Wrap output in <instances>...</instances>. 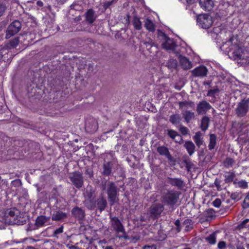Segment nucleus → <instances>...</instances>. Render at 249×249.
I'll return each instance as SVG.
<instances>
[{"instance_id":"nucleus-1","label":"nucleus","mask_w":249,"mask_h":249,"mask_svg":"<svg viewBox=\"0 0 249 249\" xmlns=\"http://www.w3.org/2000/svg\"><path fill=\"white\" fill-rule=\"evenodd\" d=\"M231 44V48H230L229 51H232V54L234 59H240L243 63L245 64L249 63V51L246 49L239 48L237 45V40L234 36L230 38L228 42Z\"/></svg>"},{"instance_id":"nucleus-2","label":"nucleus","mask_w":249,"mask_h":249,"mask_svg":"<svg viewBox=\"0 0 249 249\" xmlns=\"http://www.w3.org/2000/svg\"><path fill=\"white\" fill-rule=\"evenodd\" d=\"M118 166L117 160L114 157V154L112 152L105 154L103 164V175L106 176H110L113 170L117 168Z\"/></svg>"},{"instance_id":"nucleus-3","label":"nucleus","mask_w":249,"mask_h":249,"mask_svg":"<svg viewBox=\"0 0 249 249\" xmlns=\"http://www.w3.org/2000/svg\"><path fill=\"white\" fill-rule=\"evenodd\" d=\"M179 109L181 111V115L184 121L188 124L195 120V113L189 110V108H194L195 103L191 101H181L178 103Z\"/></svg>"},{"instance_id":"nucleus-4","label":"nucleus","mask_w":249,"mask_h":249,"mask_svg":"<svg viewBox=\"0 0 249 249\" xmlns=\"http://www.w3.org/2000/svg\"><path fill=\"white\" fill-rule=\"evenodd\" d=\"M84 196L85 206L89 210L94 209L96 207L95 190L91 185L87 186Z\"/></svg>"},{"instance_id":"nucleus-5","label":"nucleus","mask_w":249,"mask_h":249,"mask_svg":"<svg viewBox=\"0 0 249 249\" xmlns=\"http://www.w3.org/2000/svg\"><path fill=\"white\" fill-rule=\"evenodd\" d=\"M119 191V189L114 182L110 181L108 183L107 193V198L111 206H113L118 201Z\"/></svg>"},{"instance_id":"nucleus-6","label":"nucleus","mask_w":249,"mask_h":249,"mask_svg":"<svg viewBox=\"0 0 249 249\" xmlns=\"http://www.w3.org/2000/svg\"><path fill=\"white\" fill-rule=\"evenodd\" d=\"M180 193L175 190H169L161 197L162 200L165 204L174 206L179 199Z\"/></svg>"},{"instance_id":"nucleus-7","label":"nucleus","mask_w":249,"mask_h":249,"mask_svg":"<svg viewBox=\"0 0 249 249\" xmlns=\"http://www.w3.org/2000/svg\"><path fill=\"white\" fill-rule=\"evenodd\" d=\"M110 223L111 227L117 233H121V234L118 235L119 238H124L125 239L128 238L125 229L118 217L115 216L110 217Z\"/></svg>"},{"instance_id":"nucleus-8","label":"nucleus","mask_w":249,"mask_h":249,"mask_svg":"<svg viewBox=\"0 0 249 249\" xmlns=\"http://www.w3.org/2000/svg\"><path fill=\"white\" fill-rule=\"evenodd\" d=\"M249 111V98L243 99L237 103L235 109L236 116L242 118L246 116Z\"/></svg>"},{"instance_id":"nucleus-9","label":"nucleus","mask_w":249,"mask_h":249,"mask_svg":"<svg viewBox=\"0 0 249 249\" xmlns=\"http://www.w3.org/2000/svg\"><path fill=\"white\" fill-rule=\"evenodd\" d=\"M197 22L201 28L208 29L213 24V21L209 15L205 14L199 15L197 17Z\"/></svg>"},{"instance_id":"nucleus-10","label":"nucleus","mask_w":249,"mask_h":249,"mask_svg":"<svg viewBox=\"0 0 249 249\" xmlns=\"http://www.w3.org/2000/svg\"><path fill=\"white\" fill-rule=\"evenodd\" d=\"M69 178L72 184L77 188H81L84 184V178L82 174L79 172H74L71 173Z\"/></svg>"},{"instance_id":"nucleus-11","label":"nucleus","mask_w":249,"mask_h":249,"mask_svg":"<svg viewBox=\"0 0 249 249\" xmlns=\"http://www.w3.org/2000/svg\"><path fill=\"white\" fill-rule=\"evenodd\" d=\"M21 28V24L18 20H14L8 27L6 38H9L17 34Z\"/></svg>"},{"instance_id":"nucleus-12","label":"nucleus","mask_w":249,"mask_h":249,"mask_svg":"<svg viewBox=\"0 0 249 249\" xmlns=\"http://www.w3.org/2000/svg\"><path fill=\"white\" fill-rule=\"evenodd\" d=\"M19 212L18 209H11L7 210L4 213V222L9 225H13V222L15 221L17 214H19Z\"/></svg>"},{"instance_id":"nucleus-13","label":"nucleus","mask_w":249,"mask_h":249,"mask_svg":"<svg viewBox=\"0 0 249 249\" xmlns=\"http://www.w3.org/2000/svg\"><path fill=\"white\" fill-rule=\"evenodd\" d=\"M157 150L160 155L164 156L166 157L169 163L171 165H175L176 160L171 155L167 147L164 146H160L157 147Z\"/></svg>"},{"instance_id":"nucleus-14","label":"nucleus","mask_w":249,"mask_h":249,"mask_svg":"<svg viewBox=\"0 0 249 249\" xmlns=\"http://www.w3.org/2000/svg\"><path fill=\"white\" fill-rule=\"evenodd\" d=\"M164 209L163 204L159 203H154L150 207L149 212L152 215L157 217L160 215Z\"/></svg>"},{"instance_id":"nucleus-15","label":"nucleus","mask_w":249,"mask_h":249,"mask_svg":"<svg viewBox=\"0 0 249 249\" xmlns=\"http://www.w3.org/2000/svg\"><path fill=\"white\" fill-rule=\"evenodd\" d=\"M212 108V106L207 101H200L197 105L196 111L198 115L205 114Z\"/></svg>"},{"instance_id":"nucleus-16","label":"nucleus","mask_w":249,"mask_h":249,"mask_svg":"<svg viewBox=\"0 0 249 249\" xmlns=\"http://www.w3.org/2000/svg\"><path fill=\"white\" fill-rule=\"evenodd\" d=\"M163 36L165 41L162 44V47L167 51H174L176 47L174 40L168 37L165 34H163Z\"/></svg>"},{"instance_id":"nucleus-17","label":"nucleus","mask_w":249,"mask_h":249,"mask_svg":"<svg viewBox=\"0 0 249 249\" xmlns=\"http://www.w3.org/2000/svg\"><path fill=\"white\" fill-rule=\"evenodd\" d=\"M98 128L97 122L94 118L89 119L87 121L85 124L86 131L88 133H94Z\"/></svg>"},{"instance_id":"nucleus-18","label":"nucleus","mask_w":249,"mask_h":249,"mask_svg":"<svg viewBox=\"0 0 249 249\" xmlns=\"http://www.w3.org/2000/svg\"><path fill=\"white\" fill-rule=\"evenodd\" d=\"M167 179L169 180L168 183L172 186L177 187L178 189H182L185 186L184 182L181 178L167 177Z\"/></svg>"},{"instance_id":"nucleus-19","label":"nucleus","mask_w":249,"mask_h":249,"mask_svg":"<svg viewBox=\"0 0 249 249\" xmlns=\"http://www.w3.org/2000/svg\"><path fill=\"white\" fill-rule=\"evenodd\" d=\"M207 72L208 70L204 66L198 67L192 71V75L195 77H205Z\"/></svg>"},{"instance_id":"nucleus-20","label":"nucleus","mask_w":249,"mask_h":249,"mask_svg":"<svg viewBox=\"0 0 249 249\" xmlns=\"http://www.w3.org/2000/svg\"><path fill=\"white\" fill-rule=\"evenodd\" d=\"M96 18L95 11L92 9H89L85 13V19L89 23L92 24Z\"/></svg>"},{"instance_id":"nucleus-21","label":"nucleus","mask_w":249,"mask_h":249,"mask_svg":"<svg viewBox=\"0 0 249 249\" xmlns=\"http://www.w3.org/2000/svg\"><path fill=\"white\" fill-rule=\"evenodd\" d=\"M199 3L201 8L205 11H210L213 6L212 0H199Z\"/></svg>"},{"instance_id":"nucleus-22","label":"nucleus","mask_w":249,"mask_h":249,"mask_svg":"<svg viewBox=\"0 0 249 249\" xmlns=\"http://www.w3.org/2000/svg\"><path fill=\"white\" fill-rule=\"evenodd\" d=\"M179 62L183 69L189 70L192 67L191 62L185 56H179Z\"/></svg>"},{"instance_id":"nucleus-23","label":"nucleus","mask_w":249,"mask_h":249,"mask_svg":"<svg viewBox=\"0 0 249 249\" xmlns=\"http://www.w3.org/2000/svg\"><path fill=\"white\" fill-rule=\"evenodd\" d=\"M50 219V217H47L44 215L38 216L36 220L35 224L37 227H42L45 224L48 222Z\"/></svg>"},{"instance_id":"nucleus-24","label":"nucleus","mask_w":249,"mask_h":249,"mask_svg":"<svg viewBox=\"0 0 249 249\" xmlns=\"http://www.w3.org/2000/svg\"><path fill=\"white\" fill-rule=\"evenodd\" d=\"M72 215L79 219H82L85 217V213L84 211L79 207H75L71 211Z\"/></svg>"},{"instance_id":"nucleus-25","label":"nucleus","mask_w":249,"mask_h":249,"mask_svg":"<svg viewBox=\"0 0 249 249\" xmlns=\"http://www.w3.org/2000/svg\"><path fill=\"white\" fill-rule=\"evenodd\" d=\"M96 205L100 212L104 211L107 206V200L104 196H100L97 200Z\"/></svg>"},{"instance_id":"nucleus-26","label":"nucleus","mask_w":249,"mask_h":249,"mask_svg":"<svg viewBox=\"0 0 249 249\" xmlns=\"http://www.w3.org/2000/svg\"><path fill=\"white\" fill-rule=\"evenodd\" d=\"M184 147L186 148L190 156H192L195 152L196 146L192 141H186Z\"/></svg>"},{"instance_id":"nucleus-27","label":"nucleus","mask_w":249,"mask_h":249,"mask_svg":"<svg viewBox=\"0 0 249 249\" xmlns=\"http://www.w3.org/2000/svg\"><path fill=\"white\" fill-rule=\"evenodd\" d=\"M235 176L236 175L234 171H229L226 172L225 174L224 175L225 182L226 183H231V182H233Z\"/></svg>"},{"instance_id":"nucleus-28","label":"nucleus","mask_w":249,"mask_h":249,"mask_svg":"<svg viewBox=\"0 0 249 249\" xmlns=\"http://www.w3.org/2000/svg\"><path fill=\"white\" fill-rule=\"evenodd\" d=\"M67 217V214L61 211H57L54 213L52 216V219L53 221H59Z\"/></svg>"},{"instance_id":"nucleus-29","label":"nucleus","mask_w":249,"mask_h":249,"mask_svg":"<svg viewBox=\"0 0 249 249\" xmlns=\"http://www.w3.org/2000/svg\"><path fill=\"white\" fill-rule=\"evenodd\" d=\"M193 140L197 146L198 147H200V146L203 143L202 135L200 131L196 133L195 135L193 137Z\"/></svg>"},{"instance_id":"nucleus-30","label":"nucleus","mask_w":249,"mask_h":249,"mask_svg":"<svg viewBox=\"0 0 249 249\" xmlns=\"http://www.w3.org/2000/svg\"><path fill=\"white\" fill-rule=\"evenodd\" d=\"M210 120L207 116H204L201 121L200 128L203 131H205L209 127Z\"/></svg>"},{"instance_id":"nucleus-31","label":"nucleus","mask_w":249,"mask_h":249,"mask_svg":"<svg viewBox=\"0 0 249 249\" xmlns=\"http://www.w3.org/2000/svg\"><path fill=\"white\" fill-rule=\"evenodd\" d=\"M181 116L178 114H174L170 116L169 121L174 125H177L180 124Z\"/></svg>"},{"instance_id":"nucleus-32","label":"nucleus","mask_w":249,"mask_h":249,"mask_svg":"<svg viewBox=\"0 0 249 249\" xmlns=\"http://www.w3.org/2000/svg\"><path fill=\"white\" fill-rule=\"evenodd\" d=\"M26 218L23 216L22 214L19 213V214H17L15 221L13 222V225H23L26 223Z\"/></svg>"},{"instance_id":"nucleus-33","label":"nucleus","mask_w":249,"mask_h":249,"mask_svg":"<svg viewBox=\"0 0 249 249\" xmlns=\"http://www.w3.org/2000/svg\"><path fill=\"white\" fill-rule=\"evenodd\" d=\"M233 184L235 187L241 189H247L248 187V183L245 180H238L236 179L233 181Z\"/></svg>"},{"instance_id":"nucleus-34","label":"nucleus","mask_w":249,"mask_h":249,"mask_svg":"<svg viewBox=\"0 0 249 249\" xmlns=\"http://www.w3.org/2000/svg\"><path fill=\"white\" fill-rule=\"evenodd\" d=\"M144 26L149 32H154L155 30V26L153 22L148 18L144 21Z\"/></svg>"},{"instance_id":"nucleus-35","label":"nucleus","mask_w":249,"mask_h":249,"mask_svg":"<svg viewBox=\"0 0 249 249\" xmlns=\"http://www.w3.org/2000/svg\"><path fill=\"white\" fill-rule=\"evenodd\" d=\"M216 136L214 134H211L210 135V142L208 145L209 149L210 150L214 149L216 144Z\"/></svg>"},{"instance_id":"nucleus-36","label":"nucleus","mask_w":249,"mask_h":249,"mask_svg":"<svg viewBox=\"0 0 249 249\" xmlns=\"http://www.w3.org/2000/svg\"><path fill=\"white\" fill-rule=\"evenodd\" d=\"M132 24L134 28L137 30H140L142 29V22L140 18L137 17H134Z\"/></svg>"},{"instance_id":"nucleus-37","label":"nucleus","mask_w":249,"mask_h":249,"mask_svg":"<svg viewBox=\"0 0 249 249\" xmlns=\"http://www.w3.org/2000/svg\"><path fill=\"white\" fill-rule=\"evenodd\" d=\"M234 163L235 160L231 158H227L223 161V165L227 168L232 167Z\"/></svg>"},{"instance_id":"nucleus-38","label":"nucleus","mask_w":249,"mask_h":249,"mask_svg":"<svg viewBox=\"0 0 249 249\" xmlns=\"http://www.w3.org/2000/svg\"><path fill=\"white\" fill-rule=\"evenodd\" d=\"M183 224L185 226V230L186 231H189L193 228V223L190 219H185Z\"/></svg>"},{"instance_id":"nucleus-39","label":"nucleus","mask_w":249,"mask_h":249,"mask_svg":"<svg viewBox=\"0 0 249 249\" xmlns=\"http://www.w3.org/2000/svg\"><path fill=\"white\" fill-rule=\"evenodd\" d=\"M19 43V39L18 37H15L11 40L7 44V47L8 49H12L17 47Z\"/></svg>"},{"instance_id":"nucleus-40","label":"nucleus","mask_w":249,"mask_h":249,"mask_svg":"<svg viewBox=\"0 0 249 249\" xmlns=\"http://www.w3.org/2000/svg\"><path fill=\"white\" fill-rule=\"evenodd\" d=\"M216 233L213 232L206 238V240L210 244L213 245L216 243Z\"/></svg>"},{"instance_id":"nucleus-41","label":"nucleus","mask_w":249,"mask_h":249,"mask_svg":"<svg viewBox=\"0 0 249 249\" xmlns=\"http://www.w3.org/2000/svg\"><path fill=\"white\" fill-rule=\"evenodd\" d=\"M177 61L174 59H169L166 66L170 69H175L177 66Z\"/></svg>"},{"instance_id":"nucleus-42","label":"nucleus","mask_w":249,"mask_h":249,"mask_svg":"<svg viewBox=\"0 0 249 249\" xmlns=\"http://www.w3.org/2000/svg\"><path fill=\"white\" fill-rule=\"evenodd\" d=\"M183 162L185 164V166L187 170L190 171L193 165V163L191 160L189 158H185L183 160Z\"/></svg>"},{"instance_id":"nucleus-43","label":"nucleus","mask_w":249,"mask_h":249,"mask_svg":"<svg viewBox=\"0 0 249 249\" xmlns=\"http://www.w3.org/2000/svg\"><path fill=\"white\" fill-rule=\"evenodd\" d=\"M178 135V132L175 130L172 129L168 130V135L173 140L176 138Z\"/></svg>"},{"instance_id":"nucleus-44","label":"nucleus","mask_w":249,"mask_h":249,"mask_svg":"<svg viewBox=\"0 0 249 249\" xmlns=\"http://www.w3.org/2000/svg\"><path fill=\"white\" fill-rule=\"evenodd\" d=\"M145 45L147 49H149L154 45V42L151 39H148L147 40H145L142 42Z\"/></svg>"},{"instance_id":"nucleus-45","label":"nucleus","mask_w":249,"mask_h":249,"mask_svg":"<svg viewBox=\"0 0 249 249\" xmlns=\"http://www.w3.org/2000/svg\"><path fill=\"white\" fill-rule=\"evenodd\" d=\"M243 207L244 209H247L249 207V193L244 200Z\"/></svg>"},{"instance_id":"nucleus-46","label":"nucleus","mask_w":249,"mask_h":249,"mask_svg":"<svg viewBox=\"0 0 249 249\" xmlns=\"http://www.w3.org/2000/svg\"><path fill=\"white\" fill-rule=\"evenodd\" d=\"M63 226H61L59 228L54 230L53 233V236L54 237H57L58 234H59L63 232Z\"/></svg>"},{"instance_id":"nucleus-47","label":"nucleus","mask_w":249,"mask_h":249,"mask_svg":"<svg viewBox=\"0 0 249 249\" xmlns=\"http://www.w3.org/2000/svg\"><path fill=\"white\" fill-rule=\"evenodd\" d=\"M179 130L181 132V133L183 135H186L189 132V129L187 127L184 126H180Z\"/></svg>"},{"instance_id":"nucleus-48","label":"nucleus","mask_w":249,"mask_h":249,"mask_svg":"<svg viewBox=\"0 0 249 249\" xmlns=\"http://www.w3.org/2000/svg\"><path fill=\"white\" fill-rule=\"evenodd\" d=\"M116 1H114V0H111L110 1L109 0L105 2L103 4L104 8L106 10L109 8L110 6H111L112 4H113L114 2H116Z\"/></svg>"},{"instance_id":"nucleus-49","label":"nucleus","mask_w":249,"mask_h":249,"mask_svg":"<svg viewBox=\"0 0 249 249\" xmlns=\"http://www.w3.org/2000/svg\"><path fill=\"white\" fill-rule=\"evenodd\" d=\"M6 7L5 4L0 3V17H1L5 12Z\"/></svg>"},{"instance_id":"nucleus-50","label":"nucleus","mask_w":249,"mask_h":249,"mask_svg":"<svg viewBox=\"0 0 249 249\" xmlns=\"http://www.w3.org/2000/svg\"><path fill=\"white\" fill-rule=\"evenodd\" d=\"M221 200L219 198H216L213 202V205L215 207L219 208L221 205Z\"/></svg>"},{"instance_id":"nucleus-51","label":"nucleus","mask_w":249,"mask_h":249,"mask_svg":"<svg viewBox=\"0 0 249 249\" xmlns=\"http://www.w3.org/2000/svg\"><path fill=\"white\" fill-rule=\"evenodd\" d=\"M129 18H130V16L128 14L126 15V17L124 18L123 23L125 25L128 26L129 25V24H130Z\"/></svg>"},{"instance_id":"nucleus-52","label":"nucleus","mask_w":249,"mask_h":249,"mask_svg":"<svg viewBox=\"0 0 249 249\" xmlns=\"http://www.w3.org/2000/svg\"><path fill=\"white\" fill-rule=\"evenodd\" d=\"M218 91V89H210L207 93L208 96H213L215 93Z\"/></svg>"},{"instance_id":"nucleus-53","label":"nucleus","mask_w":249,"mask_h":249,"mask_svg":"<svg viewBox=\"0 0 249 249\" xmlns=\"http://www.w3.org/2000/svg\"><path fill=\"white\" fill-rule=\"evenodd\" d=\"M217 247L220 249H223L226 247V242L224 241H220L217 245Z\"/></svg>"},{"instance_id":"nucleus-54","label":"nucleus","mask_w":249,"mask_h":249,"mask_svg":"<svg viewBox=\"0 0 249 249\" xmlns=\"http://www.w3.org/2000/svg\"><path fill=\"white\" fill-rule=\"evenodd\" d=\"M142 249H157V246L155 244L145 245L142 247Z\"/></svg>"},{"instance_id":"nucleus-55","label":"nucleus","mask_w":249,"mask_h":249,"mask_svg":"<svg viewBox=\"0 0 249 249\" xmlns=\"http://www.w3.org/2000/svg\"><path fill=\"white\" fill-rule=\"evenodd\" d=\"M177 143H181L183 142V139L180 135L177 136V138L174 139Z\"/></svg>"},{"instance_id":"nucleus-56","label":"nucleus","mask_w":249,"mask_h":249,"mask_svg":"<svg viewBox=\"0 0 249 249\" xmlns=\"http://www.w3.org/2000/svg\"><path fill=\"white\" fill-rule=\"evenodd\" d=\"M175 225L177 226V230L178 231H180L181 228L180 226V221L178 219H177L175 222Z\"/></svg>"},{"instance_id":"nucleus-57","label":"nucleus","mask_w":249,"mask_h":249,"mask_svg":"<svg viewBox=\"0 0 249 249\" xmlns=\"http://www.w3.org/2000/svg\"><path fill=\"white\" fill-rule=\"evenodd\" d=\"M249 221V219H246L240 224L239 227L240 228H243L245 226V225Z\"/></svg>"},{"instance_id":"nucleus-58","label":"nucleus","mask_w":249,"mask_h":249,"mask_svg":"<svg viewBox=\"0 0 249 249\" xmlns=\"http://www.w3.org/2000/svg\"><path fill=\"white\" fill-rule=\"evenodd\" d=\"M237 197H238V195L236 193L231 194V198L233 200L236 199L237 198Z\"/></svg>"},{"instance_id":"nucleus-59","label":"nucleus","mask_w":249,"mask_h":249,"mask_svg":"<svg viewBox=\"0 0 249 249\" xmlns=\"http://www.w3.org/2000/svg\"><path fill=\"white\" fill-rule=\"evenodd\" d=\"M236 248L237 249H245L243 246L242 245V244L239 243H238L236 245Z\"/></svg>"},{"instance_id":"nucleus-60","label":"nucleus","mask_w":249,"mask_h":249,"mask_svg":"<svg viewBox=\"0 0 249 249\" xmlns=\"http://www.w3.org/2000/svg\"><path fill=\"white\" fill-rule=\"evenodd\" d=\"M187 3L189 4H192L194 3L196 0H186Z\"/></svg>"},{"instance_id":"nucleus-61","label":"nucleus","mask_w":249,"mask_h":249,"mask_svg":"<svg viewBox=\"0 0 249 249\" xmlns=\"http://www.w3.org/2000/svg\"><path fill=\"white\" fill-rule=\"evenodd\" d=\"M36 4H37V6H38L39 7H42L43 5V3L41 1L38 0V1H37Z\"/></svg>"},{"instance_id":"nucleus-62","label":"nucleus","mask_w":249,"mask_h":249,"mask_svg":"<svg viewBox=\"0 0 249 249\" xmlns=\"http://www.w3.org/2000/svg\"><path fill=\"white\" fill-rule=\"evenodd\" d=\"M229 40H230V39H229L228 41H227V42L225 43V44H223V46H225V45H228V46H229V50L227 51V52H230V51H229V49H230V48H231V43H229L228 42Z\"/></svg>"},{"instance_id":"nucleus-63","label":"nucleus","mask_w":249,"mask_h":249,"mask_svg":"<svg viewBox=\"0 0 249 249\" xmlns=\"http://www.w3.org/2000/svg\"><path fill=\"white\" fill-rule=\"evenodd\" d=\"M214 184L215 185V186L217 187V188H218L219 187H220V182L219 181H217V179L215 180V182H214Z\"/></svg>"},{"instance_id":"nucleus-64","label":"nucleus","mask_w":249,"mask_h":249,"mask_svg":"<svg viewBox=\"0 0 249 249\" xmlns=\"http://www.w3.org/2000/svg\"><path fill=\"white\" fill-rule=\"evenodd\" d=\"M26 249H37L32 246H28Z\"/></svg>"}]
</instances>
